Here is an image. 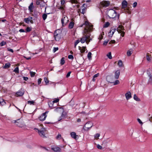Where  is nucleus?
Here are the masks:
<instances>
[{
	"mask_svg": "<svg viewBox=\"0 0 152 152\" xmlns=\"http://www.w3.org/2000/svg\"><path fill=\"white\" fill-rule=\"evenodd\" d=\"M84 25H86V27L84 29L83 35L80 38V42L82 43H83L86 42L88 44L90 41L92 40V39L90 38L91 34L89 32L92 31L93 26L89 24L87 21H85Z\"/></svg>",
	"mask_w": 152,
	"mask_h": 152,
	"instance_id": "obj_1",
	"label": "nucleus"
},
{
	"mask_svg": "<svg viewBox=\"0 0 152 152\" xmlns=\"http://www.w3.org/2000/svg\"><path fill=\"white\" fill-rule=\"evenodd\" d=\"M107 15L109 18L113 19L116 16L117 13L115 10L110 9L107 11Z\"/></svg>",
	"mask_w": 152,
	"mask_h": 152,
	"instance_id": "obj_2",
	"label": "nucleus"
},
{
	"mask_svg": "<svg viewBox=\"0 0 152 152\" xmlns=\"http://www.w3.org/2000/svg\"><path fill=\"white\" fill-rule=\"evenodd\" d=\"M124 30V26L122 25H119L117 28V31L119 33H121V35L123 37L124 36L125 32L122 31Z\"/></svg>",
	"mask_w": 152,
	"mask_h": 152,
	"instance_id": "obj_3",
	"label": "nucleus"
},
{
	"mask_svg": "<svg viewBox=\"0 0 152 152\" xmlns=\"http://www.w3.org/2000/svg\"><path fill=\"white\" fill-rule=\"evenodd\" d=\"M110 4V1H103L100 3V6L101 7H106L109 6Z\"/></svg>",
	"mask_w": 152,
	"mask_h": 152,
	"instance_id": "obj_4",
	"label": "nucleus"
},
{
	"mask_svg": "<svg viewBox=\"0 0 152 152\" xmlns=\"http://www.w3.org/2000/svg\"><path fill=\"white\" fill-rule=\"evenodd\" d=\"M93 126L92 123L89 122L87 123L83 127V129L85 131L88 130Z\"/></svg>",
	"mask_w": 152,
	"mask_h": 152,
	"instance_id": "obj_5",
	"label": "nucleus"
},
{
	"mask_svg": "<svg viewBox=\"0 0 152 152\" xmlns=\"http://www.w3.org/2000/svg\"><path fill=\"white\" fill-rule=\"evenodd\" d=\"M34 129H37L38 130V133L41 137H42L43 138L46 137L45 135V133L46 131V130L45 129L43 128L42 130L40 131L36 128Z\"/></svg>",
	"mask_w": 152,
	"mask_h": 152,
	"instance_id": "obj_6",
	"label": "nucleus"
},
{
	"mask_svg": "<svg viewBox=\"0 0 152 152\" xmlns=\"http://www.w3.org/2000/svg\"><path fill=\"white\" fill-rule=\"evenodd\" d=\"M63 17L61 20V22L62 25L63 26L66 25V23L68 21V18L65 15H63Z\"/></svg>",
	"mask_w": 152,
	"mask_h": 152,
	"instance_id": "obj_7",
	"label": "nucleus"
},
{
	"mask_svg": "<svg viewBox=\"0 0 152 152\" xmlns=\"http://www.w3.org/2000/svg\"><path fill=\"white\" fill-rule=\"evenodd\" d=\"M13 123L15 124L17 126L20 127H21L23 125L22 124V122L20 120V119H18L16 120H14Z\"/></svg>",
	"mask_w": 152,
	"mask_h": 152,
	"instance_id": "obj_8",
	"label": "nucleus"
},
{
	"mask_svg": "<svg viewBox=\"0 0 152 152\" xmlns=\"http://www.w3.org/2000/svg\"><path fill=\"white\" fill-rule=\"evenodd\" d=\"M85 4H83L82 7H81V8L82 9V11L81 12V10L80 9H79L78 11V13L80 12L82 14H84L86 12V8L85 7Z\"/></svg>",
	"mask_w": 152,
	"mask_h": 152,
	"instance_id": "obj_9",
	"label": "nucleus"
},
{
	"mask_svg": "<svg viewBox=\"0 0 152 152\" xmlns=\"http://www.w3.org/2000/svg\"><path fill=\"white\" fill-rule=\"evenodd\" d=\"M48 113V111L45 112V113H43L39 118V119L41 121H44L46 118L47 115L46 114Z\"/></svg>",
	"mask_w": 152,
	"mask_h": 152,
	"instance_id": "obj_10",
	"label": "nucleus"
},
{
	"mask_svg": "<svg viewBox=\"0 0 152 152\" xmlns=\"http://www.w3.org/2000/svg\"><path fill=\"white\" fill-rule=\"evenodd\" d=\"M54 37L56 41H59L61 38L60 34L57 33L56 31H55L54 32Z\"/></svg>",
	"mask_w": 152,
	"mask_h": 152,
	"instance_id": "obj_11",
	"label": "nucleus"
},
{
	"mask_svg": "<svg viewBox=\"0 0 152 152\" xmlns=\"http://www.w3.org/2000/svg\"><path fill=\"white\" fill-rule=\"evenodd\" d=\"M116 29L113 27L111 28L110 32H109V36L110 37H111L114 34L115 31L116 30Z\"/></svg>",
	"mask_w": 152,
	"mask_h": 152,
	"instance_id": "obj_12",
	"label": "nucleus"
},
{
	"mask_svg": "<svg viewBox=\"0 0 152 152\" xmlns=\"http://www.w3.org/2000/svg\"><path fill=\"white\" fill-rule=\"evenodd\" d=\"M24 94V91L22 89H20L16 93L15 96H23Z\"/></svg>",
	"mask_w": 152,
	"mask_h": 152,
	"instance_id": "obj_13",
	"label": "nucleus"
},
{
	"mask_svg": "<svg viewBox=\"0 0 152 152\" xmlns=\"http://www.w3.org/2000/svg\"><path fill=\"white\" fill-rule=\"evenodd\" d=\"M126 98L127 100H128L132 97L131 93L129 91L125 94Z\"/></svg>",
	"mask_w": 152,
	"mask_h": 152,
	"instance_id": "obj_14",
	"label": "nucleus"
},
{
	"mask_svg": "<svg viewBox=\"0 0 152 152\" xmlns=\"http://www.w3.org/2000/svg\"><path fill=\"white\" fill-rule=\"evenodd\" d=\"M120 74V72L119 70H117L115 73L114 77L116 79H118L119 78Z\"/></svg>",
	"mask_w": 152,
	"mask_h": 152,
	"instance_id": "obj_15",
	"label": "nucleus"
},
{
	"mask_svg": "<svg viewBox=\"0 0 152 152\" xmlns=\"http://www.w3.org/2000/svg\"><path fill=\"white\" fill-rule=\"evenodd\" d=\"M51 149L54 151L56 152H60L61 150V148L57 146L52 148Z\"/></svg>",
	"mask_w": 152,
	"mask_h": 152,
	"instance_id": "obj_16",
	"label": "nucleus"
},
{
	"mask_svg": "<svg viewBox=\"0 0 152 152\" xmlns=\"http://www.w3.org/2000/svg\"><path fill=\"white\" fill-rule=\"evenodd\" d=\"M65 6H60L58 8V9L61 10V12L63 15H64L65 12Z\"/></svg>",
	"mask_w": 152,
	"mask_h": 152,
	"instance_id": "obj_17",
	"label": "nucleus"
},
{
	"mask_svg": "<svg viewBox=\"0 0 152 152\" xmlns=\"http://www.w3.org/2000/svg\"><path fill=\"white\" fill-rule=\"evenodd\" d=\"M54 103L52 101H50L48 102L49 107L51 109L54 108L56 107V106H54Z\"/></svg>",
	"mask_w": 152,
	"mask_h": 152,
	"instance_id": "obj_18",
	"label": "nucleus"
},
{
	"mask_svg": "<svg viewBox=\"0 0 152 152\" xmlns=\"http://www.w3.org/2000/svg\"><path fill=\"white\" fill-rule=\"evenodd\" d=\"M127 4V2L126 1V0H124L122 3V8H125Z\"/></svg>",
	"mask_w": 152,
	"mask_h": 152,
	"instance_id": "obj_19",
	"label": "nucleus"
},
{
	"mask_svg": "<svg viewBox=\"0 0 152 152\" xmlns=\"http://www.w3.org/2000/svg\"><path fill=\"white\" fill-rule=\"evenodd\" d=\"M32 18L29 17L27 18H25L24 19V21L27 23H29L31 19H32Z\"/></svg>",
	"mask_w": 152,
	"mask_h": 152,
	"instance_id": "obj_20",
	"label": "nucleus"
},
{
	"mask_svg": "<svg viewBox=\"0 0 152 152\" xmlns=\"http://www.w3.org/2000/svg\"><path fill=\"white\" fill-rule=\"evenodd\" d=\"M86 48V47H83L82 48L80 46L79 47V49L80 50V52L81 53H83L85 51Z\"/></svg>",
	"mask_w": 152,
	"mask_h": 152,
	"instance_id": "obj_21",
	"label": "nucleus"
},
{
	"mask_svg": "<svg viewBox=\"0 0 152 152\" xmlns=\"http://www.w3.org/2000/svg\"><path fill=\"white\" fill-rule=\"evenodd\" d=\"M71 136L72 138L74 139H76L77 137V135H76V133L75 132H71Z\"/></svg>",
	"mask_w": 152,
	"mask_h": 152,
	"instance_id": "obj_22",
	"label": "nucleus"
},
{
	"mask_svg": "<svg viewBox=\"0 0 152 152\" xmlns=\"http://www.w3.org/2000/svg\"><path fill=\"white\" fill-rule=\"evenodd\" d=\"M133 50L132 49H129L127 53V55L128 56H130L132 54V53Z\"/></svg>",
	"mask_w": 152,
	"mask_h": 152,
	"instance_id": "obj_23",
	"label": "nucleus"
},
{
	"mask_svg": "<svg viewBox=\"0 0 152 152\" xmlns=\"http://www.w3.org/2000/svg\"><path fill=\"white\" fill-rule=\"evenodd\" d=\"M34 8V6L33 4V3H31L28 7V10L30 11V12H31L32 11Z\"/></svg>",
	"mask_w": 152,
	"mask_h": 152,
	"instance_id": "obj_24",
	"label": "nucleus"
},
{
	"mask_svg": "<svg viewBox=\"0 0 152 152\" xmlns=\"http://www.w3.org/2000/svg\"><path fill=\"white\" fill-rule=\"evenodd\" d=\"M66 113L65 112H63L60 117V119L58 120V121H60L61 119L64 118L66 117Z\"/></svg>",
	"mask_w": 152,
	"mask_h": 152,
	"instance_id": "obj_25",
	"label": "nucleus"
},
{
	"mask_svg": "<svg viewBox=\"0 0 152 152\" xmlns=\"http://www.w3.org/2000/svg\"><path fill=\"white\" fill-rule=\"evenodd\" d=\"M74 23L73 22H71L69 25V28L70 29H72V28L74 26Z\"/></svg>",
	"mask_w": 152,
	"mask_h": 152,
	"instance_id": "obj_26",
	"label": "nucleus"
},
{
	"mask_svg": "<svg viewBox=\"0 0 152 152\" xmlns=\"http://www.w3.org/2000/svg\"><path fill=\"white\" fill-rule=\"evenodd\" d=\"M151 55L150 56L148 53H147L146 55L147 60L148 61H150L151 60Z\"/></svg>",
	"mask_w": 152,
	"mask_h": 152,
	"instance_id": "obj_27",
	"label": "nucleus"
},
{
	"mask_svg": "<svg viewBox=\"0 0 152 152\" xmlns=\"http://www.w3.org/2000/svg\"><path fill=\"white\" fill-rule=\"evenodd\" d=\"M134 99L135 100L139 102L140 101V99L138 97L136 94H134Z\"/></svg>",
	"mask_w": 152,
	"mask_h": 152,
	"instance_id": "obj_28",
	"label": "nucleus"
},
{
	"mask_svg": "<svg viewBox=\"0 0 152 152\" xmlns=\"http://www.w3.org/2000/svg\"><path fill=\"white\" fill-rule=\"evenodd\" d=\"M0 103L1 105H3L5 104L6 102L5 100L3 99H0Z\"/></svg>",
	"mask_w": 152,
	"mask_h": 152,
	"instance_id": "obj_29",
	"label": "nucleus"
},
{
	"mask_svg": "<svg viewBox=\"0 0 152 152\" xmlns=\"http://www.w3.org/2000/svg\"><path fill=\"white\" fill-rule=\"evenodd\" d=\"M27 103L28 104L30 105H34L35 103V102L33 101H27Z\"/></svg>",
	"mask_w": 152,
	"mask_h": 152,
	"instance_id": "obj_30",
	"label": "nucleus"
},
{
	"mask_svg": "<svg viewBox=\"0 0 152 152\" xmlns=\"http://www.w3.org/2000/svg\"><path fill=\"white\" fill-rule=\"evenodd\" d=\"M99 75V73H97V74H96L93 77V78L92 79V80L93 81H95L96 80V79L95 78L97 77Z\"/></svg>",
	"mask_w": 152,
	"mask_h": 152,
	"instance_id": "obj_31",
	"label": "nucleus"
},
{
	"mask_svg": "<svg viewBox=\"0 0 152 152\" xmlns=\"http://www.w3.org/2000/svg\"><path fill=\"white\" fill-rule=\"evenodd\" d=\"M10 66V64L9 63H6L5 64L4 66V68H7L9 67Z\"/></svg>",
	"mask_w": 152,
	"mask_h": 152,
	"instance_id": "obj_32",
	"label": "nucleus"
},
{
	"mask_svg": "<svg viewBox=\"0 0 152 152\" xmlns=\"http://www.w3.org/2000/svg\"><path fill=\"white\" fill-rule=\"evenodd\" d=\"M110 25V23L107 22L105 23L103 27L104 28H107Z\"/></svg>",
	"mask_w": 152,
	"mask_h": 152,
	"instance_id": "obj_33",
	"label": "nucleus"
},
{
	"mask_svg": "<svg viewBox=\"0 0 152 152\" xmlns=\"http://www.w3.org/2000/svg\"><path fill=\"white\" fill-rule=\"evenodd\" d=\"M44 81L45 83H46V85H47L49 81L47 78L45 77L44 78Z\"/></svg>",
	"mask_w": 152,
	"mask_h": 152,
	"instance_id": "obj_34",
	"label": "nucleus"
},
{
	"mask_svg": "<svg viewBox=\"0 0 152 152\" xmlns=\"http://www.w3.org/2000/svg\"><path fill=\"white\" fill-rule=\"evenodd\" d=\"M31 29L32 28L28 27L26 29V31L25 32H29L31 30Z\"/></svg>",
	"mask_w": 152,
	"mask_h": 152,
	"instance_id": "obj_35",
	"label": "nucleus"
},
{
	"mask_svg": "<svg viewBox=\"0 0 152 152\" xmlns=\"http://www.w3.org/2000/svg\"><path fill=\"white\" fill-rule=\"evenodd\" d=\"M64 58L63 57L62 58L60 61V64L61 65H63L65 63V61L64 60Z\"/></svg>",
	"mask_w": 152,
	"mask_h": 152,
	"instance_id": "obj_36",
	"label": "nucleus"
},
{
	"mask_svg": "<svg viewBox=\"0 0 152 152\" xmlns=\"http://www.w3.org/2000/svg\"><path fill=\"white\" fill-rule=\"evenodd\" d=\"M65 3V0H61V6L64 7V6H65L64 5V4Z\"/></svg>",
	"mask_w": 152,
	"mask_h": 152,
	"instance_id": "obj_37",
	"label": "nucleus"
},
{
	"mask_svg": "<svg viewBox=\"0 0 152 152\" xmlns=\"http://www.w3.org/2000/svg\"><path fill=\"white\" fill-rule=\"evenodd\" d=\"M107 56L110 59H111L112 58V56L111 52H109L107 55Z\"/></svg>",
	"mask_w": 152,
	"mask_h": 152,
	"instance_id": "obj_38",
	"label": "nucleus"
},
{
	"mask_svg": "<svg viewBox=\"0 0 152 152\" xmlns=\"http://www.w3.org/2000/svg\"><path fill=\"white\" fill-rule=\"evenodd\" d=\"M78 0H71V2L72 3L77 4L78 3Z\"/></svg>",
	"mask_w": 152,
	"mask_h": 152,
	"instance_id": "obj_39",
	"label": "nucleus"
},
{
	"mask_svg": "<svg viewBox=\"0 0 152 152\" xmlns=\"http://www.w3.org/2000/svg\"><path fill=\"white\" fill-rule=\"evenodd\" d=\"M118 65L120 66H122L123 63L121 60H119L118 62Z\"/></svg>",
	"mask_w": 152,
	"mask_h": 152,
	"instance_id": "obj_40",
	"label": "nucleus"
},
{
	"mask_svg": "<svg viewBox=\"0 0 152 152\" xmlns=\"http://www.w3.org/2000/svg\"><path fill=\"white\" fill-rule=\"evenodd\" d=\"M91 53L90 52H89L88 53V55H87V57H88V58L89 59H90L91 58Z\"/></svg>",
	"mask_w": 152,
	"mask_h": 152,
	"instance_id": "obj_41",
	"label": "nucleus"
},
{
	"mask_svg": "<svg viewBox=\"0 0 152 152\" xmlns=\"http://www.w3.org/2000/svg\"><path fill=\"white\" fill-rule=\"evenodd\" d=\"M47 16V15L46 14H44L42 16V17L43 20H45L46 19Z\"/></svg>",
	"mask_w": 152,
	"mask_h": 152,
	"instance_id": "obj_42",
	"label": "nucleus"
},
{
	"mask_svg": "<svg viewBox=\"0 0 152 152\" xmlns=\"http://www.w3.org/2000/svg\"><path fill=\"white\" fill-rule=\"evenodd\" d=\"M14 72L15 73H19V69L18 67H16L14 70Z\"/></svg>",
	"mask_w": 152,
	"mask_h": 152,
	"instance_id": "obj_43",
	"label": "nucleus"
},
{
	"mask_svg": "<svg viewBox=\"0 0 152 152\" xmlns=\"http://www.w3.org/2000/svg\"><path fill=\"white\" fill-rule=\"evenodd\" d=\"M80 42V40H79V39H77L76 40L75 43V47Z\"/></svg>",
	"mask_w": 152,
	"mask_h": 152,
	"instance_id": "obj_44",
	"label": "nucleus"
},
{
	"mask_svg": "<svg viewBox=\"0 0 152 152\" xmlns=\"http://www.w3.org/2000/svg\"><path fill=\"white\" fill-rule=\"evenodd\" d=\"M61 134H58L56 136V138L57 139L60 140L61 139Z\"/></svg>",
	"mask_w": 152,
	"mask_h": 152,
	"instance_id": "obj_45",
	"label": "nucleus"
},
{
	"mask_svg": "<svg viewBox=\"0 0 152 152\" xmlns=\"http://www.w3.org/2000/svg\"><path fill=\"white\" fill-rule=\"evenodd\" d=\"M100 134L99 133H97L94 135V137L95 138L98 139L100 136Z\"/></svg>",
	"mask_w": 152,
	"mask_h": 152,
	"instance_id": "obj_46",
	"label": "nucleus"
},
{
	"mask_svg": "<svg viewBox=\"0 0 152 152\" xmlns=\"http://www.w3.org/2000/svg\"><path fill=\"white\" fill-rule=\"evenodd\" d=\"M30 75L31 77H33L35 75L36 73L33 72H30Z\"/></svg>",
	"mask_w": 152,
	"mask_h": 152,
	"instance_id": "obj_47",
	"label": "nucleus"
},
{
	"mask_svg": "<svg viewBox=\"0 0 152 152\" xmlns=\"http://www.w3.org/2000/svg\"><path fill=\"white\" fill-rule=\"evenodd\" d=\"M120 82L118 80H116L114 83V85H116L118 84Z\"/></svg>",
	"mask_w": 152,
	"mask_h": 152,
	"instance_id": "obj_48",
	"label": "nucleus"
},
{
	"mask_svg": "<svg viewBox=\"0 0 152 152\" xmlns=\"http://www.w3.org/2000/svg\"><path fill=\"white\" fill-rule=\"evenodd\" d=\"M41 2L40 0H36V4L37 5H39L40 4Z\"/></svg>",
	"mask_w": 152,
	"mask_h": 152,
	"instance_id": "obj_49",
	"label": "nucleus"
},
{
	"mask_svg": "<svg viewBox=\"0 0 152 152\" xmlns=\"http://www.w3.org/2000/svg\"><path fill=\"white\" fill-rule=\"evenodd\" d=\"M6 44V42H4V41H2L1 43H0V45L1 46H3L5 45Z\"/></svg>",
	"mask_w": 152,
	"mask_h": 152,
	"instance_id": "obj_50",
	"label": "nucleus"
},
{
	"mask_svg": "<svg viewBox=\"0 0 152 152\" xmlns=\"http://www.w3.org/2000/svg\"><path fill=\"white\" fill-rule=\"evenodd\" d=\"M137 5V3L136 2H134L133 4V7L134 8H135L136 7Z\"/></svg>",
	"mask_w": 152,
	"mask_h": 152,
	"instance_id": "obj_51",
	"label": "nucleus"
},
{
	"mask_svg": "<svg viewBox=\"0 0 152 152\" xmlns=\"http://www.w3.org/2000/svg\"><path fill=\"white\" fill-rule=\"evenodd\" d=\"M149 82H151L152 81V75H149Z\"/></svg>",
	"mask_w": 152,
	"mask_h": 152,
	"instance_id": "obj_52",
	"label": "nucleus"
},
{
	"mask_svg": "<svg viewBox=\"0 0 152 152\" xmlns=\"http://www.w3.org/2000/svg\"><path fill=\"white\" fill-rule=\"evenodd\" d=\"M97 147L98 149H102V147L99 144L97 145Z\"/></svg>",
	"mask_w": 152,
	"mask_h": 152,
	"instance_id": "obj_53",
	"label": "nucleus"
},
{
	"mask_svg": "<svg viewBox=\"0 0 152 152\" xmlns=\"http://www.w3.org/2000/svg\"><path fill=\"white\" fill-rule=\"evenodd\" d=\"M115 41L114 40H112L111 41L109 42V44H111L114 43L115 42Z\"/></svg>",
	"mask_w": 152,
	"mask_h": 152,
	"instance_id": "obj_54",
	"label": "nucleus"
},
{
	"mask_svg": "<svg viewBox=\"0 0 152 152\" xmlns=\"http://www.w3.org/2000/svg\"><path fill=\"white\" fill-rule=\"evenodd\" d=\"M68 58L69 59H73L74 58L73 56L71 55H69L68 56Z\"/></svg>",
	"mask_w": 152,
	"mask_h": 152,
	"instance_id": "obj_55",
	"label": "nucleus"
},
{
	"mask_svg": "<svg viewBox=\"0 0 152 152\" xmlns=\"http://www.w3.org/2000/svg\"><path fill=\"white\" fill-rule=\"evenodd\" d=\"M59 101V99H55L52 102H53L54 103H55L58 102Z\"/></svg>",
	"mask_w": 152,
	"mask_h": 152,
	"instance_id": "obj_56",
	"label": "nucleus"
},
{
	"mask_svg": "<svg viewBox=\"0 0 152 152\" xmlns=\"http://www.w3.org/2000/svg\"><path fill=\"white\" fill-rule=\"evenodd\" d=\"M58 47L54 48L53 50V52L55 53L56 51L58 50Z\"/></svg>",
	"mask_w": 152,
	"mask_h": 152,
	"instance_id": "obj_57",
	"label": "nucleus"
},
{
	"mask_svg": "<svg viewBox=\"0 0 152 152\" xmlns=\"http://www.w3.org/2000/svg\"><path fill=\"white\" fill-rule=\"evenodd\" d=\"M42 80V79L41 78H39V79L38 80V85H39L41 82V81Z\"/></svg>",
	"mask_w": 152,
	"mask_h": 152,
	"instance_id": "obj_58",
	"label": "nucleus"
},
{
	"mask_svg": "<svg viewBox=\"0 0 152 152\" xmlns=\"http://www.w3.org/2000/svg\"><path fill=\"white\" fill-rule=\"evenodd\" d=\"M138 121L139 122V123L142 125V121H141V120L139 118H138L137 119Z\"/></svg>",
	"mask_w": 152,
	"mask_h": 152,
	"instance_id": "obj_59",
	"label": "nucleus"
},
{
	"mask_svg": "<svg viewBox=\"0 0 152 152\" xmlns=\"http://www.w3.org/2000/svg\"><path fill=\"white\" fill-rule=\"evenodd\" d=\"M71 73V72H69L67 73V75H66V77H69L70 76V74Z\"/></svg>",
	"mask_w": 152,
	"mask_h": 152,
	"instance_id": "obj_60",
	"label": "nucleus"
},
{
	"mask_svg": "<svg viewBox=\"0 0 152 152\" xmlns=\"http://www.w3.org/2000/svg\"><path fill=\"white\" fill-rule=\"evenodd\" d=\"M7 50L8 51L11 52L12 53H13V50L12 49H10V48H7Z\"/></svg>",
	"mask_w": 152,
	"mask_h": 152,
	"instance_id": "obj_61",
	"label": "nucleus"
},
{
	"mask_svg": "<svg viewBox=\"0 0 152 152\" xmlns=\"http://www.w3.org/2000/svg\"><path fill=\"white\" fill-rule=\"evenodd\" d=\"M19 31L20 32H25V30L23 29H20L19 30Z\"/></svg>",
	"mask_w": 152,
	"mask_h": 152,
	"instance_id": "obj_62",
	"label": "nucleus"
},
{
	"mask_svg": "<svg viewBox=\"0 0 152 152\" xmlns=\"http://www.w3.org/2000/svg\"><path fill=\"white\" fill-rule=\"evenodd\" d=\"M23 80H24L26 81L28 79V78L27 77H23Z\"/></svg>",
	"mask_w": 152,
	"mask_h": 152,
	"instance_id": "obj_63",
	"label": "nucleus"
},
{
	"mask_svg": "<svg viewBox=\"0 0 152 152\" xmlns=\"http://www.w3.org/2000/svg\"><path fill=\"white\" fill-rule=\"evenodd\" d=\"M103 38V36H102V35H99V40H101Z\"/></svg>",
	"mask_w": 152,
	"mask_h": 152,
	"instance_id": "obj_64",
	"label": "nucleus"
}]
</instances>
